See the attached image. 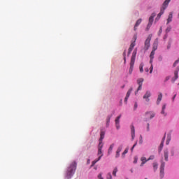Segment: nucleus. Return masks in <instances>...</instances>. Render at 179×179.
<instances>
[{"label":"nucleus","mask_w":179,"mask_h":179,"mask_svg":"<svg viewBox=\"0 0 179 179\" xmlns=\"http://www.w3.org/2000/svg\"><path fill=\"white\" fill-rule=\"evenodd\" d=\"M153 72V64H151V66L150 68V73H152Z\"/></svg>","instance_id":"41"},{"label":"nucleus","mask_w":179,"mask_h":179,"mask_svg":"<svg viewBox=\"0 0 179 179\" xmlns=\"http://www.w3.org/2000/svg\"><path fill=\"white\" fill-rule=\"evenodd\" d=\"M155 159V155H151L150 157L148 159V162L149 160H153Z\"/></svg>","instance_id":"39"},{"label":"nucleus","mask_w":179,"mask_h":179,"mask_svg":"<svg viewBox=\"0 0 179 179\" xmlns=\"http://www.w3.org/2000/svg\"><path fill=\"white\" fill-rule=\"evenodd\" d=\"M106 135V132L103 131H101L99 143H103V140L104 139V136Z\"/></svg>","instance_id":"13"},{"label":"nucleus","mask_w":179,"mask_h":179,"mask_svg":"<svg viewBox=\"0 0 179 179\" xmlns=\"http://www.w3.org/2000/svg\"><path fill=\"white\" fill-rule=\"evenodd\" d=\"M131 54V52H129V50L128 51V55H129Z\"/></svg>","instance_id":"54"},{"label":"nucleus","mask_w":179,"mask_h":179,"mask_svg":"<svg viewBox=\"0 0 179 179\" xmlns=\"http://www.w3.org/2000/svg\"><path fill=\"white\" fill-rule=\"evenodd\" d=\"M150 124H149V123L147 124V131H150Z\"/></svg>","instance_id":"48"},{"label":"nucleus","mask_w":179,"mask_h":179,"mask_svg":"<svg viewBox=\"0 0 179 179\" xmlns=\"http://www.w3.org/2000/svg\"><path fill=\"white\" fill-rule=\"evenodd\" d=\"M150 27H152V24H148L147 27L145 28L146 31H149Z\"/></svg>","instance_id":"33"},{"label":"nucleus","mask_w":179,"mask_h":179,"mask_svg":"<svg viewBox=\"0 0 179 179\" xmlns=\"http://www.w3.org/2000/svg\"><path fill=\"white\" fill-rule=\"evenodd\" d=\"M152 62H153V59H150V64H152Z\"/></svg>","instance_id":"50"},{"label":"nucleus","mask_w":179,"mask_h":179,"mask_svg":"<svg viewBox=\"0 0 179 179\" xmlns=\"http://www.w3.org/2000/svg\"><path fill=\"white\" fill-rule=\"evenodd\" d=\"M152 40V34H150L145 41L144 50L148 51L150 47V41Z\"/></svg>","instance_id":"4"},{"label":"nucleus","mask_w":179,"mask_h":179,"mask_svg":"<svg viewBox=\"0 0 179 179\" xmlns=\"http://www.w3.org/2000/svg\"><path fill=\"white\" fill-rule=\"evenodd\" d=\"M163 99V94H162L161 92L158 95V98L157 100V104L159 105L160 104V102L162 101V99Z\"/></svg>","instance_id":"19"},{"label":"nucleus","mask_w":179,"mask_h":179,"mask_svg":"<svg viewBox=\"0 0 179 179\" xmlns=\"http://www.w3.org/2000/svg\"><path fill=\"white\" fill-rule=\"evenodd\" d=\"M130 47L131 48H134V47H135V41L131 43Z\"/></svg>","instance_id":"42"},{"label":"nucleus","mask_w":179,"mask_h":179,"mask_svg":"<svg viewBox=\"0 0 179 179\" xmlns=\"http://www.w3.org/2000/svg\"><path fill=\"white\" fill-rule=\"evenodd\" d=\"M131 139L134 141L135 139V127L133 124L131 125Z\"/></svg>","instance_id":"9"},{"label":"nucleus","mask_w":179,"mask_h":179,"mask_svg":"<svg viewBox=\"0 0 179 179\" xmlns=\"http://www.w3.org/2000/svg\"><path fill=\"white\" fill-rule=\"evenodd\" d=\"M162 31H162V27H161L159 31V33H158L159 36H160V34H162Z\"/></svg>","instance_id":"47"},{"label":"nucleus","mask_w":179,"mask_h":179,"mask_svg":"<svg viewBox=\"0 0 179 179\" xmlns=\"http://www.w3.org/2000/svg\"><path fill=\"white\" fill-rule=\"evenodd\" d=\"M150 95H151L150 92L147 91L145 94L143 96V99H145L146 101H149V98Z\"/></svg>","instance_id":"17"},{"label":"nucleus","mask_w":179,"mask_h":179,"mask_svg":"<svg viewBox=\"0 0 179 179\" xmlns=\"http://www.w3.org/2000/svg\"><path fill=\"white\" fill-rule=\"evenodd\" d=\"M141 23H142V19H138L134 26V31H136L137 27L138 26H139V24H141Z\"/></svg>","instance_id":"21"},{"label":"nucleus","mask_w":179,"mask_h":179,"mask_svg":"<svg viewBox=\"0 0 179 179\" xmlns=\"http://www.w3.org/2000/svg\"><path fill=\"white\" fill-rule=\"evenodd\" d=\"M121 150H122V145L119 146L116 151V155H115L116 159H117V157H120V153H121Z\"/></svg>","instance_id":"15"},{"label":"nucleus","mask_w":179,"mask_h":179,"mask_svg":"<svg viewBox=\"0 0 179 179\" xmlns=\"http://www.w3.org/2000/svg\"><path fill=\"white\" fill-rule=\"evenodd\" d=\"M164 156L166 162H169V150L164 151Z\"/></svg>","instance_id":"18"},{"label":"nucleus","mask_w":179,"mask_h":179,"mask_svg":"<svg viewBox=\"0 0 179 179\" xmlns=\"http://www.w3.org/2000/svg\"><path fill=\"white\" fill-rule=\"evenodd\" d=\"M155 16H156V14H155V13H152V14L151 15V16H150V18H149L148 24H153V20H154Z\"/></svg>","instance_id":"16"},{"label":"nucleus","mask_w":179,"mask_h":179,"mask_svg":"<svg viewBox=\"0 0 179 179\" xmlns=\"http://www.w3.org/2000/svg\"><path fill=\"white\" fill-rule=\"evenodd\" d=\"M103 149V143H99L98 145V156H101L103 155V152H101V150Z\"/></svg>","instance_id":"11"},{"label":"nucleus","mask_w":179,"mask_h":179,"mask_svg":"<svg viewBox=\"0 0 179 179\" xmlns=\"http://www.w3.org/2000/svg\"><path fill=\"white\" fill-rule=\"evenodd\" d=\"M166 166V164L164 162H162L160 166V173H159L160 178H164V166Z\"/></svg>","instance_id":"5"},{"label":"nucleus","mask_w":179,"mask_h":179,"mask_svg":"<svg viewBox=\"0 0 179 179\" xmlns=\"http://www.w3.org/2000/svg\"><path fill=\"white\" fill-rule=\"evenodd\" d=\"M128 150H129V148H126L124 150V151L122 153V157L124 158L125 157V155H127V153H128Z\"/></svg>","instance_id":"28"},{"label":"nucleus","mask_w":179,"mask_h":179,"mask_svg":"<svg viewBox=\"0 0 179 179\" xmlns=\"http://www.w3.org/2000/svg\"><path fill=\"white\" fill-rule=\"evenodd\" d=\"M170 1H171V0H165V1L163 3L162 7L161 8V10H160L159 13L157 15L156 20H159V19H160V17H162V15H163V13H164V10H166V8H167V6H169V3H170Z\"/></svg>","instance_id":"3"},{"label":"nucleus","mask_w":179,"mask_h":179,"mask_svg":"<svg viewBox=\"0 0 179 179\" xmlns=\"http://www.w3.org/2000/svg\"><path fill=\"white\" fill-rule=\"evenodd\" d=\"M152 167H153L154 171L156 172L157 171L158 167H159V164H157V162H154L152 164Z\"/></svg>","instance_id":"24"},{"label":"nucleus","mask_w":179,"mask_h":179,"mask_svg":"<svg viewBox=\"0 0 179 179\" xmlns=\"http://www.w3.org/2000/svg\"><path fill=\"white\" fill-rule=\"evenodd\" d=\"M134 164H136L138 163V157H134Z\"/></svg>","instance_id":"40"},{"label":"nucleus","mask_w":179,"mask_h":179,"mask_svg":"<svg viewBox=\"0 0 179 179\" xmlns=\"http://www.w3.org/2000/svg\"><path fill=\"white\" fill-rule=\"evenodd\" d=\"M136 108H138V103H135L134 104V110H136Z\"/></svg>","instance_id":"49"},{"label":"nucleus","mask_w":179,"mask_h":179,"mask_svg":"<svg viewBox=\"0 0 179 179\" xmlns=\"http://www.w3.org/2000/svg\"><path fill=\"white\" fill-rule=\"evenodd\" d=\"M145 72H149V69L146 68L145 69Z\"/></svg>","instance_id":"51"},{"label":"nucleus","mask_w":179,"mask_h":179,"mask_svg":"<svg viewBox=\"0 0 179 179\" xmlns=\"http://www.w3.org/2000/svg\"><path fill=\"white\" fill-rule=\"evenodd\" d=\"M166 139V134L164 135V138H162V141L159 145V152H162L163 147L164 146V140Z\"/></svg>","instance_id":"14"},{"label":"nucleus","mask_w":179,"mask_h":179,"mask_svg":"<svg viewBox=\"0 0 179 179\" xmlns=\"http://www.w3.org/2000/svg\"><path fill=\"white\" fill-rule=\"evenodd\" d=\"M166 30H169V29H166Z\"/></svg>","instance_id":"59"},{"label":"nucleus","mask_w":179,"mask_h":179,"mask_svg":"<svg viewBox=\"0 0 179 179\" xmlns=\"http://www.w3.org/2000/svg\"><path fill=\"white\" fill-rule=\"evenodd\" d=\"M166 30H169V29H166Z\"/></svg>","instance_id":"58"},{"label":"nucleus","mask_w":179,"mask_h":179,"mask_svg":"<svg viewBox=\"0 0 179 179\" xmlns=\"http://www.w3.org/2000/svg\"><path fill=\"white\" fill-rule=\"evenodd\" d=\"M137 143H136L132 148H131V151L132 152L134 150V149L135 148V146H136Z\"/></svg>","instance_id":"43"},{"label":"nucleus","mask_w":179,"mask_h":179,"mask_svg":"<svg viewBox=\"0 0 179 179\" xmlns=\"http://www.w3.org/2000/svg\"><path fill=\"white\" fill-rule=\"evenodd\" d=\"M157 50V41H155L153 43L152 51Z\"/></svg>","instance_id":"26"},{"label":"nucleus","mask_w":179,"mask_h":179,"mask_svg":"<svg viewBox=\"0 0 179 179\" xmlns=\"http://www.w3.org/2000/svg\"><path fill=\"white\" fill-rule=\"evenodd\" d=\"M178 71H179V67H178L177 70L175 71V72H174L175 77L172 78L173 83H174L176 82V80H177L178 79Z\"/></svg>","instance_id":"7"},{"label":"nucleus","mask_w":179,"mask_h":179,"mask_svg":"<svg viewBox=\"0 0 179 179\" xmlns=\"http://www.w3.org/2000/svg\"><path fill=\"white\" fill-rule=\"evenodd\" d=\"M98 178H99V179H104V178H103V176H101V173H99L98 175Z\"/></svg>","instance_id":"44"},{"label":"nucleus","mask_w":179,"mask_h":179,"mask_svg":"<svg viewBox=\"0 0 179 179\" xmlns=\"http://www.w3.org/2000/svg\"><path fill=\"white\" fill-rule=\"evenodd\" d=\"M135 58H136V50H134L130 61V68L129 70V73L131 75L134 71V65H135Z\"/></svg>","instance_id":"2"},{"label":"nucleus","mask_w":179,"mask_h":179,"mask_svg":"<svg viewBox=\"0 0 179 179\" xmlns=\"http://www.w3.org/2000/svg\"><path fill=\"white\" fill-rule=\"evenodd\" d=\"M134 50V48H131V46L129 48V52H132V50Z\"/></svg>","instance_id":"45"},{"label":"nucleus","mask_w":179,"mask_h":179,"mask_svg":"<svg viewBox=\"0 0 179 179\" xmlns=\"http://www.w3.org/2000/svg\"><path fill=\"white\" fill-rule=\"evenodd\" d=\"M76 166H77L76 162H73L71 164L66 173V176H65L66 179L72 178V176H73V174H75V171H76Z\"/></svg>","instance_id":"1"},{"label":"nucleus","mask_w":179,"mask_h":179,"mask_svg":"<svg viewBox=\"0 0 179 179\" xmlns=\"http://www.w3.org/2000/svg\"><path fill=\"white\" fill-rule=\"evenodd\" d=\"M165 110H166V104L163 105L162 110L161 111V114H162V115H164V117L167 115V113H166V112L164 111Z\"/></svg>","instance_id":"23"},{"label":"nucleus","mask_w":179,"mask_h":179,"mask_svg":"<svg viewBox=\"0 0 179 179\" xmlns=\"http://www.w3.org/2000/svg\"><path fill=\"white\" fill-rule=\"evenodd\" d=\"M137 83H138V89H137V90H136V93H138V92L139 90H142V85H143V78H139V79H138V80H137Z\"/></svg>","instance_id":"6"},{"label":"nucleus","mask_w":179,"mask_h":179,"mask_svg":"<svg viewBox=\"0 0 179 179\" xmlns=\"http://www.w3.org/2000/svg\"><path fill=\"white\" fill-rule=\"evenodd\" d=\"M141 161L142 162L141 164H140L141 167H143V166L145 164V163H146L147 162H149V160H148V159H146V157H142L141 158Z\"/></svg>","instance_id":"12"},{"label":"nucleus","mask_w":179,"mask_h":179,"mask_svg":"<svg viewBox=\"0 0 179 179\" xmlns=\"http://www.w3.org/2000/svg\"><path fill=\"white\" fill-rule=\"evenodd\" d=\"M117 171H118V169L117 168H115L113 171V176H114V177H117Z\"/></svg>","instance_id":"30"},{"label":"nucleus","mask_w":179,"mask_h":179,"mask_svg":"<svg viewBox=\"0 0 179 179\" xmlns=\"http://www.w3.org/2000/svg\"><path fill=\"white\" fill-rule=\"evenodd\" d=\"M89 163H90V159L87 160V164H89Z\"/></svg>","instance_id":"53"},{"label":"nucleus","mask_w":179,"mask_h":179,"mask_svg":"<svg viewBox=\"0 0 179 179\" xmlns=\"http://www.w3.org/2000/svg\"><path fill=\"white\" fill-rule=\"evenodd\" d=\"M155 50H152V52H151V53L150 55V59H153V58H155Z\"/></svg>","instance_id":"29"},{"label":"nucleus","mask_w":179,"mask_h":179,"mask_svg":"<svg viewBox=\"0 0 179 179\" xmlns=\"http://www.w3.org/2000/svg\"><path fill=\"white\" fill-rule=\"evenodd\" d=\"M178 62H179V59H177V60L173 63V68H176V66H177V64H178Z\"/></svg>","instance_id":"36"},{"label":"nucleus","mask_w":179,"mask_h":179,"mask_svg":"<svg viewBox=\"0 0 179 179\" xmlns=\"http://www.w3.org/2000/svg\"><path fill=\"white\" fill-rule=\"evenodd\" d=\"M173 21V13H170L167 19L166 24H169V23H171V22Z\"/></svg>","instance_id":"20"},{"label":"nucleus","mask_w":179,"mask_h":179,"mask_svg":"<svg viewBox=\"0 0 179 179\" xmlns=\"http://www.w3.org/2000/svg\"><path fill=\"white\" fill-rule=\"evenodd\" d=\"M170 47H171V45H168V48H170Z\"/></svg>","instance_id":"56"},{"label":"nucleus","mask_w":179,"mask_h":179,"mask_svg":"<svg viewBox=\"0 0 179 179\" xmlns=\"http://www.w3.org/2000/svg\"><path fill=\"white\" fill-rule=\"evenodd\" d=\"M131 93H132V88H130L127 94H126V97L124 98V103H127L128 101V99L129 98V96H131Z\"/></svg>","instance_id":"10"},{"label":"nucleus","mask_w":179,"mask_h":179,"mask_svg":"<svg viewBox=\"0 0 179 179\" xmlns=\"http://www.w3.org/2000/svg\"><path fill=\"white\" fill-rule=\"evenodd\" d=\"M170 141H171V135L168 134L166 142V145H169V143H170Z\"/></svg>","instance_id":"27"},{"label":"nucleus","mask_w":179,"mask_h":179,"mask_svg":"<svg viewBox=\"0 0 179 179\" xmlns=\"http://www.w3.org/2000/svg\"><path fill=\"white\" fill-rule=\"evenodd\" d=\"M155 113L153 112H147L145 113V117H147V118H150V120H152V118H155Z\"/></svg>","instance_id":"8"},{"label":"nucleus","mask_w":179,"mask_h":179,"mask_svg":"<svg viewBox=\"0 0 179 179\" xmlns=\"http://www.w3.org/2000/svg\"><path fill=\"white\" fill-rule=\"evenodd\" d=\"M169 78H166V80H169Z\"/></svg>","instance_id":"57"},{"label":"nucleus","mask_w":179,"mask_h":179,"mask_svg":"<svg viewBox=\"0 0 179 179\" xmlns=\"http://www.w3.org/2000/svg\"><path fill=\"white\" fill-rule=\"evenodd\" d=\"M140 72H143V63H141L139 66Z\"/></svg>","instance_id":"32"},{"label":"nucleus","mask_w":179,"mask_h":179,"mask_svg":"<svg viewBox=\"0 0 179 179\" xmlns=\"http://www.w3.org/2000/svg\"><path fill=\"white\" fill-rule=\"evenodd\" d=\"M120 118H121V115L117 116L115 119V124H120Z\"/></svg>","instance_id":"31"},{"label":"nucleus","mask_w":179,"mask_h":179,"mask_svg":"<svg viewBox=\"0 0 179 179\" xmlns=\"http://www.w3.org/2000/svg\"><path fill=\"white\" fill-rule=\"evenodd\" d=\"M111 117H113V115H108L107 117V119H106V127H108V125H110V120H111Z\"/></svg>","instance_id":"25"},{"label":"nucleus","mask_w":179,"mask_h":179,"mask_svg":"<svg viewBox=\"0 0 179 179\" xmlns=\"http://www.w3.org/2000/svg\"><path fill=\"white\" fill-rule=\"evenodd\" d=\"M142 143H143V138H142V135H141L139 139V144L142 145Z\"/></svg>","instance_id":"35"},{"label":"nucleus","mask_w":179,"mask_h":179,"mask_svg":"<svg viewBox=\"0 0 179 179\" xmlns=\"http://www.w3.org/2000/svg\"><path fill=\"white\" fill-rule=\"evenodd\" d=\"M116 128L118 129L120 128V123H115Z\"/></svg>","instance_id":"46"},{"label":"nucleus","mask_w":179,"mask_h":179,"mask_svg":"<svg viewBox=\"0 0 179 179\" xmlns=\"http://www.w3.org/2000/svg\"><path fill=\"white\" fill-rule=\"evenodd\" d=\"M113 148H114V144H111L108 149V153H110V152H113Z\"/></svg>","instance_id":"34"},{"label":"nucleus","mask_w":179,"mask_h":179,"mask_svg":"<svg viewBox=\"0 0 179 179\" xmlns=\"http://www.w3.org/2000/svg\"><path fill=\"white\" fill-rule=\"evenodd\" d=\"M103 156V155H101L98 159L94 160L92 162V165H91V167H93V166H94V164H96V163H97V162L100 161V159H101V157Z\"/></svg>","instance_id":"22"},{"label":"nucleus","mask_w":179,"mask_h":179,"mask_svg":"<svg viewBox=\"0 0 179 179\" xmlns=\"http://www.w3.org/2000/svg\"><path fill=\"white\" fill-rule=\"evenodd\" d=\"M124 64H127V57L125 56V51L123 53Z\"/></svg>","instance_id":"38"},{"label":"nucleus","mask_w":179,"mask_h":179,"mask_svg":"<svg viewBox=\"0 0 179 179\" xmlns=\"http://www.w3.org/2000/svg\"><path fill=\"white\" fill-rule=\"evenodd\" d=\"M176 96H177L176 94H175V95L173 96V99H172L173 101H174V99H176Z\"/></svg>","instance_id":"52"},{"label":"nucleus","mask_w":179,"mask_h":179,"mask_svg":"<svg viewBox=\"0 0 179 179\" xmlns=\"http://www.w3.org/2000/svg\"><path fill=\"white\" fill-rule=\"evenodd\" d=\"M172 156H174V152H172Z\"/></svg>","instance_id":"55"},{"label":"nucleus","mask_w":179,"mask_h":179,"mask_svg":"<svg viewBox=\"0 0 179 179\" xmlns=\"http://www.w3.org/2000/svg\"><path fill=\"white\" fill-rule=\"evenodd\" d=\"M107 179H113V176H111V173H108Z\"/></svg>","instance_id":"37"}]
</instances>
